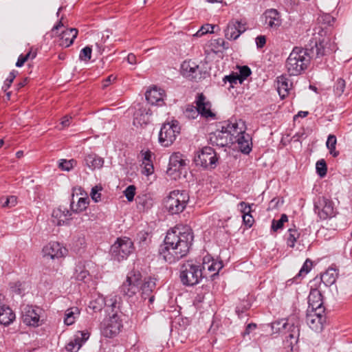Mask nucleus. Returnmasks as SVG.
<instances>
[{
    "instance_id": "nucleus-52",
    "label": "nucleus",
    "mask_w": 352,
    "mask_h": 352,
    "mask_svg": "<svg viewBox=\"0 0 352 352\" xmlns=\"http://www.w3.org/2000/svg\"><path fill=\"white\" fill-rule=\"evenodd\" d=\"M330 212V205L325 202L324 206L318 210V216L320 219L327 220L329 218Z\"/></svg>"
},
{
    "instance_id": "nucleus-1",
    "label": "nucleus",
    "mask_w": 352,
    "mask_h": 352,
    "mask_svg": "<svg viewBox=\"0 0 352 352\" xmlns=\"http://www.w3.org/2000/svg\"><path fill=\"white\" fill-rule=\"evenodd\" d=\"M329 23H322L316 28L315 41L309 45V47L302 48L295 47L285 63L287 71L289 76H298L305 71L311 58L326 55L330 48V28Z\"/></svg>"
},
{
    "instance_id": "nucleus-45",
    "label": "nucleus",
    "mask_w": 352,
    "mask_h": 352,
    "mask_svg": "<svg viewBox=\"0 0 352 352\" xmlns=\"http://www.w3.org/2000/svg\"><path fill=\"white\" fill-rule=\"evenodd\" d=\"M239 74H238V76L241 79V82H243V81L251 75V69L248 66L246 65L239 67Z\"/></svg>"
},
{
    "instance_id": "nucleus-38",
    "label": "nucleus",
    "mask_w": 352,
    "mask_h": 352,
    "mask_svg": "<svg viewBox=\"0 0 352 352\" xmlns=\"http://www.w3.org/2000/svg\"><path fill=\"white\" fill-rule=\"evenodd\" d=\"M287 221V215L286 214H282L280 219L272 220L271 228L274 232H277L278 230L282 229L283 228L284 223Z\"/></svg>"
},
{
    "instance_id": "nucleus-53",
    "label": "nucleus",
    "mask_w": 352,
    "mask_h": 352,
    "mask_svg": "<svg viewBox=\"0 0 352 352\" xmlns=\"http://www.w3.org/2000/svg\"><path fill=\"white\" fill-rule=\"evenodd\" d=\"M102 190V188L101 186H95L92 188L91 192V199L95 202H98L100 200L101 198V194L100 193V191Z\"/></svg>"
},
{
    "instance_id": "nucleus-35",
    "label": "nucleus",
    "mask_w": 352,
    "mask_h": 352,
    "mask_svg": "<svg viewBox=\"0 0 352 352\" xmlns=\"http://www.w3.org/2000/svg\"><path fill=\"white\" fill-rule=\"evenodd\" d=\"M148 120L147 113L141 109L136 111L134 113L133 124L136 126L146 124Z\"/></svg>"
},
{
    "instance_id": "nucleus-47",
    "label": "nucleus",
    "mask_w": 352,
    "mask_h": 352,
    "mask_svg": "<svg viewBox=\"0 0 352 352\" xmlns=\"http://www.w3.org/2000/svg\"><path fill=\"white\" fill-rule=\"evenodd\" d=\"M17 203V198L15 196H10L6 199H1V204L2 207L11 208L14 206Z\"/></svg>"
},
{
    "instance_id": "nucleus-42",
    "label": "nucleus",
    "mask_w": 352,
    "mask_h": 352,
    "mask_svg": "<svg viewBox=\"0 0 352 352\" xmlns=\"http://www.w3.org/2000/svg\"><path fill=\"white\" fill-rule=\"evenodd\" d=\"M345 88V81L342 78H338L333 87V92L337 96H340Z\"/></svg>"
},
{
    "instance_id": "nucleus-55",
    "label": "nucleus",
    "mask_w": 352,
    "mask_h": 352,
    "mask_svg": "<svg viewBox=\"0 0 352 352\" xmlns=\"http://www.w3.org/2000/svg\"><path fill=\"white\" fill-rule=\"evenodd\" d=\"M199 111H197V107H195L193 106H188L186 111H185V115L186 117L189 118H195L198 116Z\"/></svg>"
},
{
    "instance_id": "nucleus-26",
    "label": "nucleus",
    "mask_w": 352,
    "mask_h": 352,
    "mask_svg": "<svg viewBox=\"0 0 352 352\" xmlns=\"http://www.w3.org/2000/svg\"><path fill=\"white\" fill-rule=\"evenodd\" d=\"M102 300L103 303L108 309L111 310L112 314L114 313L118 314L122 302L120 296L114 294H111L106 296Z\"/></svg>"
},
{
    "instance_id": "nucleus-32",
    "label": "nucleus",
    "mask_w": 352,
    "mask_h": 352,
    "mask_svg": "<svg viewBox=\"0 0 352 352\" xmlns=\"http://www.w3.org/2000/svg\"><path fill=\"white\" fill-rule=\"evenodd\" d=\"M292 327L296 329V332H298V326H295L294 323H289L287 320L285 319L277 320L272 323V329L274 333H279L283 330L290 329Z\"/></svg>"
},
{
    "instance_id": "nucleus-16",
    "label": "nucleus",
    "mask_w": 352,
    "mask_h": 352,
    "mask_svg": "<svg viewBox=\"0 0 352 352\" xmlns=\"http://www.w3.org/2000/svg\"><path fill=\"white\" fill-rule=\"evenodd\" d=\"M262 19L264 20V25L271 29H277L282 24L281 14L276 9L266 10L262 15Z\"/></svg>"
},
{
    "instance_id": "nucleus-39",
    "label": "nucleus",
    "mask_w": 352,
    "mask_h": 352,
    "mask_svg": "<svg viewBox=\"0 0 352 352\" xmlns=\"http://www.w3.org/2000/svg\"><path fill=\"white\" fill-rule=\"evenodd\" d=\"M76 165L77 161L74 159H71L69 160L62 159L59 162L58 167L63 170L69 171Z\"/></svg>"
},
{
    "instance_id": "nucleus-56",
    "label": "nucleus",
    "mask_w": 352,
    "mask_h": 352,
    "mask_svg": "<svg viewBox=\"0 0 352 352\" xmlns=\"http://www.w3.org/2000/svg\"><path fill=\"white\" fill-rule=\"evenodd\" d=\"M238 207L243 215L250 214L252 212L251 205L245 201H241L238 204Z\"/></svg>"
},
{
    "instance_id": "nucleus-41",
    "label": "nucleus",
    "mask_w": 352,
    "mask_h": 352,
    "mask_svg": "<svg viewBox=\"0 0 352 352\" xmlns=\"http://www.w3.org/2000/svg\"><path fill=\"white\" fill-rule=\"evenodd\" d=\"M317 174L322 178L327 175V166L324 160H318L316 164Z\"/></svg>"
},
{
    "instance_id": "nucleus-19",
    "label": "nucleus",
    "mask_w": 352,
    "mask_h": 352,
    "mask_svg": "<svg viewBox=\"0 0 352 352\" xmlns=\"http://www.w3.org/2000/svg\"><path fill=\"white\" fill-rule=\"evenodd\" d=\"M146 99L148 103L152 105L163 106L164 98L166 96L165 91L162 89L153 87L146 92Z\"/></svg>"
},
{
    "instance_id": "nucleus-13",
    "label": "nucleus",
    "mask_w": 352,
    "mask_h": 352,
    "mask_svg": "<svg viewBox=\"0 0 352 352\" xmlns=\"http://www.w3.org/2000/svg\"><path fill=\"white\" fill-rule=\"evenodd\" d=\"M122 327L121 320L118 314L114 313L104 321L102 327V333L107 338H113L120 332Z\"/></svg>"
},
{
    "instance_id": "nucleus-60",
    "label": "nucleus",
    "mask_w": 352,
    "mask_h": 352,
    "mask_svg": "<svg viewBox=\"0 0 352 352\" xmlns=\"http://www.w3.org/2000/svg\"><path fill=\"white\" fill-rule=\"evenodd\" d=\"M256 327L257 326L255 323L248 324L246 326L245 331L242 333V336L245 338L246 336H248L252 331L256 329Z\"/></svg>"
},
{
    "instance_id": "nucleus-33",
    "label": "nucleus",
    "mask_w": 352,
    "mask_h": 352,
    "mask_svg": "<svg viewBox=\"0 0 352 352\" xmlns=\"http://www.w3.org/2000/svg\"><path fill=\"white\" fill-rule=\"evenodd\" d=\"M80 313V309L77 307L67 309L65 313L64 323L67 326L73 324Z\"/></svg>"
},
{
    "instance_id": "nucleus-22",
    "label": "nucleus",
    "mask_w": 352,
    "mask_h": 352,
    "mask_svg": "<svg viewBox=\"0 0 352 352\" xmlns=\"http://www.w3.org/2000/svg\"><path fill=\"white\" fill-rule=\"evenodd\" d=\"M78 35V30L76 28H67L59 35L58 45L62 47H68L73 43Z\"/></svg>"
},
{
    "instance_id": "nucleus-50",
    "label": "nucleus",
    "mask_w": 352,
    "mask_h": 352,
    "mask_svg": "<svg viewBox=\"0 0 352 352\" xmlns=\"http://www.w3.org/2000/svg\"><path fill=\"white\" fill-rule=\"evenodd\" d=\"M249 308L250 306L248 305L237 306L236 307L235 312L239 318L242 319L244 318H247L248 316L247 311L249 309Z\"/></svg>"
},
{
    "instance_id": "nucleus-18",
    "label": "nucleus",
    "mask_w": 352,
    "mask_h": 352,
    "mask_svg": "<svg viewBox=\"0 0 352 352\" xmlns=\"http://www.w3.org/2000/svg\"><path fill=\"white\" fill-rule=\"evenodd\" d=\"M196 106L199 113L206 118H214L215 114L211 111V103L206 100L204 94H199L196 99Z\"/></svg>"
},
{
    "instance_id": "nucleus-4",
    "label": "nucleus",
    "mask_w": 352,
    "mask_h": 352,
    "mask_svg": "<svg viewBox=\"0 0 352 352\" xmlns=\"http://www.w3.org/2000/svg\"><path fill=\"white\" fill-rule=\"evenodd\" d=\"M236 129V122H230L226 121L221 125V129L209 134V141L212 145H216L220 147H224L228 144L232 143V138Z\"/></svg>"
},
{
    "instance_id": "nucleus-17",
    "label": "nucleus",
    "mask_w": 352,
    "mask_h": 352,
    "mask_svg": "<svg viewBox=\"0 0 352 352\" xmlns=\"http://www.w3.org/2000/svg\"><path fill=\"white\" fill-rule=\"evenodd\" d=\"M246 30V23L239 21L230 22L225 30V36L228 40H236Z\"/></svg>"
},
{
    "instance_id": "nucleus-3",
    "label": "nucleus",
    "mask_w": 352,
    "mask_h": 352,
    "mask_svg": "<svg viewBox=\"0 0 352 352\" xmlns=\"http://www.w3.org/2000/svg\"><path fill=\"white\" fill-rule=\"evenodd\" d=\"M155 287V278L147 277L143 279L140 271L133 270L127 274L126 280L120 287V292L128 298H132L141 292L142 298L144 300L148 298L151 304L155 300L152 294Z\"/></svg>"
},
{
    "instance_id": "nucleus-15",
    "label": "nucleus",
    "mask_w": 352,
    "mask_h": 352,
    "mask_svg": "<svg viewBox=\"0 0 352 352\" xmlns=\"http://www.w3.org/2000/svg\"><path fill=\"white\" fill-rule=\"evenodd\" d=\"M67 252L66 248L58 242H50L43 248V257L51 259L63 258Z\"/></svg>"
},
{
    "instance_id": "nucleus-28",
    "label": "nucleus",
    "mask_w": 352,
    "mask_h": 352,
    "mask_svg": "<svg viewBox=\"0 0 352 352\" xmlns=\"http://www.w3.org/2000/svg\"><path fill=\"white\" fill-rule=\"evenodd\" d=\"M223 267V263L221 261H214L212 259L211 263L210 258L208 259V262L206 261V258H204V263L201 266L202 270L207 268L208 271L211 274L209 275L211 278H214L215 276L219 274V270Z\"/></svg>"
},
{
    "instance_id": "nucleus-27",
    "label": "nucleus",
    "mask_w": 352,
    "mask_h": 352,
    "mask_svg": "<svg viewBox=\"0 0 352 352\" xmlns=\"http://www.w3.org/2000/svg\"><path fill=\"white\" fill-rule=\"evenodd\" d=\"M138 208L142 211L151 209L154 203V200L150 194L143 193L138 195L135 198Z\"/></svg>"
},
{
    "instance_id": "nucleus-20",
    "label": "nucleus",
    "mask_w": 352,
    "mask_h": 352,
    "mask_svg": "<svg viewBox=\"0 0 352 352\" xmlns=\"http://www.w3.org/2000/svg\"><path fill=\"white\" fill-rule=\"evenodd\" d=\"M82 163L90 170H95L103 167L104 160L95 153H90L85 155Z\"/></svg>"
},
{
    "instance_id": "nucleus-36",
    "label": "nucleus",
    "mask_w": 352,
    "mask_h": 352,
    "mask_svg": "<svg viewBox=\"0 0 352 352\" xmlns=\"http://www.w3.org/2000/svg\"><path fill=\"white\" fill-rule=\"evenodd\" d=\"M89 203V199L85 197L79 198L78 203L74 206V201L71 202L70 207L74 212H80L85 210Z\"/></svg>"
},
{
    "instance_id": "nucleus-61",
    "label": "nucleus",
    "mask_w": 352,
    "mask_h": 352,
    "mask_svg": "<svg viewBox=\"0 0 352 352\" xmlns=\"http://www.w3.org/2000/svg\"><path fill=\"white\" fill-rule=\"evenodd\" d=\"M80 348L77 344H75L74 340L70 341L66 346V349L70 352H77Z\"/></svg>"
},
{
    "instance_id": "nucleus-23",
    "label": "nucleus",
    "mask_w": 352,
    "mask_h": 352,
    "mask_svg": "<svg viewBox=\"0 0 352 352\" xmlns=\"http://www.w3.org/2000/svg\"><path fill=\"white\" fill-rule=\"evenodd\" d=\"M73 278L77 281L87 282L91 279L89 272L87 269L85 261H79L75 268L73 274Z\"/></svg>"
},
{
    "instance_id": "nucleus-46",
    "label": "nucleus",
    "mask_w": 352,
    "mask_h": 352,
    "mask_svg": "<svg viewBox=\"0 0 352 352\" xmlns=\"http://www.w3.org/2000/svg\"><path fill=\"white\" fill-rule=\"evenodd\" d=\"M18 74V72L16 71V70H12L9 76H8V78L6 79V80L4 81V84H3V86L2 87V89L6 91L11 86L13 80H14V78H16V75Z\"/></svg>"
},
{
    "instance_id": "nucleus-44",
    "label": "nucleus",
    "mask_w": 352,
    "mask_h": 352,
    "mask_svg": "<svg viewBox=\"0 0 352 352\" xmlns=\"http://www.w3.org/2000/svg\"><path fill=\"white\" fill-rule=\"evenodd\" d=\"M142 173L145 175H150L153 173V165L151 160H146L142 161Z\"/></svg>"
},
{
    "instance_id": "nucleus-64",
    "label": "nucleus",
    "mask_w": 352,
    "mask_h": 352,
    "mask_svg": "<svg viewBox=\"0 0 352 352\" xmlns=\"http://www.w3.org/2000/svg\"><path fill=\"white\" fill-rule=\"evenodd\" d=\"M71 117L69 116H64L63 118H62V120L60 122V124L62 125V127L60 128V129H63L67 126H69V124H70V120H71Z\"/></svg>"
},
{
    "instance_id": "nucleus-43",
    "label": "nucleus",
    "mask_w": 352,
    "mask_h": 352,
    "mask_svg": "<svg viewBox=\"0 0 352 352\" xmlns=\"http://www.w3.org/2000/svg\"><path fill=\"white\" fill-rule=\"evenodd\" d=\"M214 27V25H212L211 24H205L200 28V29L196 32L195 36L200 37L208 33H213Z\"/></svg>"
},
{
    "instance_id": "nucleus-21",
    "label": "nucleus",
    "mask_w": 352,
    "mask_h": 352,
    "mask_svg": "<svg viewBox=\"0 0 352 352\" xmlns=\"http://www.w3.org/2000/svg\"><path fill=\"white\" fill-rule=\"evenodd\" d=\"M321 297V294L318 291L311 292L308 296L307 309H310L311 311L324 313L325 309L322 307L323 302Z\"/></svg>"
},
{
    "instance_id": "nucleus-57",
    "label": "nucleus",
    "mask_w": 352,
    "mask_h": 352,
    "mask_svg": "<svg viewBox=\"0 0 352 352\" xmlns=\"http://www.w3.org/2000/svg\"><path fill=\"white\" fill-rule=\"evenodd\" d=\"M242 218L243 222L245 226L248 228H251L252 226L254 220L251 213L243 215Z\"/></svg>"
},
{
    "instance_id": "nucleus-59",
    "label": "nucleus",
    "mask_w": 352,
    "mask_h": 352,
    "mask_svg": "<svg viewBox=\"0 0 352 352\" xmlns=\"http://www.w3.org/2000/svg\"><path fill=\"white\" fill-rule=\"evenodd\" d=\"M266 43V38L265 36L260 35L256 38V47L258 49L263 48Z\"/></svg>"
},
{
    "instance_id": "nucleus-30",
    "label": "nucleus",
    "mask_w": 352,
    "mask_h": 352,
    "mask_svg": "<svg viewBox=\"0 0 352 352\" xmlns=\"http://www.w3.org/2000/svg\"><path fill=\"white\" fill-rule=\"evenodd\" d=\"M291 87L292 83L289 84L288 78L285 75L277 78V91L282 99L288 95Z\"/></svg>"
},
{
    "instance_id": "nucleus-8",
    "label": "nucleus",
    "mask_w": 352,
    "mask_h": 352,
    "mask_svg": "<svg viewBox=\"0 0 352 352\" xmlns=\"http://www.w3.org/2000/svg\"><path fill=\"white\" fill-rule=\"evenodd\" d=\"M134 246L131 239L129 237L118 238L111 245V254L112 257L118 261L126 259L133 251Z\"/></svg>"
},
{
    "instance_id": "nucleus-54",
    "label": "nucleus",
    "mask_w": 352,
    "mask_h": 352,
    "mask_svg": "<svg viewBox=\"0 0 352 352\" xmlns=\"http://www.w3.org/2000/svg\"><path fill=\"white\" fill-rule=\"evenodd\" d=\"M103 305L102 299H97L96 300L91 301L89 307L92 309L95 312H97L102 310Z\"/></svg>"
},
{
    "instance_id": "nucleus-40",
    "label": "nucleus",
    "mask_w": 352,
    "mask_h": 352,
    "mask_svg": "<svg viewBox=\"0 0 352 352\" xmlns=\"http://www.w3.org/2000/svg\"><path fill=\"white\" fill-rule=\"evenodd\" d=\"M223 81L226 83L227 82H229L230 83V87H234V85H236L238 82L240 84H242L241 79L238 76V73L236 72H232L230 75L226 76L223 78Z\"/></svg>"
},
{
    "instance_id": "nucleus-29",
    "label": "nucleus",
    "mask_w": 352,
    "mask_h": 352,
    "mask_svg": "<svg viewBox=\"0 0 352 352\" xmlns=\"http://www.w3.org/2000/svg\"><path fill=\"white\" fill-rule=\"evenodd\" d=\"M52 216L57 219V225L61 226L71 219L72 212L66 208L60 207L53 210Z\"/></svg>"
},
{
    "instance_id": "nucleus-11",
    "label": "nucleus",
    "mask_w": 352,
    "mask_h": 352,
    "mask_svg": "<svg viewBox=\"0 0 352 352\" xmlns=\"http://www.w3.org/2000/svg\"><path fill=\"white\" fill-rule=\"evenodd\" d=\"M182 75L190 80L199 81L204 78V73L197 63L191 60H184L181 65Z\"/></svg>"
},
{
    "instance_id": "nucleus-9",
    "label": "nucleus",
    "mask_w": 352,
    "mask_h": 352,
    "mask_svg": "<svg viewBox=\"0 0 352 352\" xmlns=\"http://www.w3.org/2000/svg\"><path fill=\"white\" fill-rule=\"evenodd\" d=\"M219 157L214 149L210 146H204L195 156L194 161L197 166L204 168L214 169Z\"/></svg>"
},
{
    "instance_id": "nucleus-63",
    "label": "nucleus",
    "mask_w": 352,
    "mask_h": 352,
    "mask_svg": "<svg viewBox=\"0 0 352 352\" xmlns=\"http://www.w3.org/2000/svg\"><path fill=\"white\" fill-rule=\"evenodd\" d=\"M336 144V138L335 135H331V155L337 157L339 154L338 151L335 150V144Z\"/></svg>"
},
{
    "instance_id": "nucleus-49",
    "label": "nucleus",
    "mask_w": 352,
    "mask_h": 352,
    "mask_svg": "<svg viewBox=\"0 0 352 352\" xmlns=\"http://www.w3.org/2000/svg\"><path fill=\"white\" fill-rule=\"evenodd\" d=\"M136 188L133 185H130L124 190V195L128 201L131 202L134 199Z\"/></svg>"
},
{
    "instance_id": "nucleus-58",
    "label": "nucleus",
    "mask_w": 352,
    "mask_h": 352,
    "mask_svg": "<svg viewBox=\"0 0 352 352\" xmlns=\"http://www.w3.org/2000/svg\"><path fill=\"white\" fill-rule=\"evenodd\" d=\"M330 277L329 276L328 272L327 271L324 274H321L320 277V283L319 285V287L322 288V285H324V287L329 286V282Z\"/></svg>"
},
{
    "instance_id": "nucleus-12",
    "label": "nucleus",
    "mask_w": 352,
    "mask_h": 352,
    "mask_svg": "<svg viewBox=\"0 0 352 352\" xmlns=\"http://www.w3.org/2000/svg\"><path fill=\"white\" fill-rule=\"evenodd\" d=\"M42 309L38 307L24 305L21 310L22 320L28 326L38 327L41 324Z\"/></svg>"
},
{
    "instance_id": "nucleus-34",
    "label": "nucleus",
    "mask_w": 352,
    "mask_h": 352,
    "mask_svg": "<svg viewBox=\"0 0 352 352\" xmlns=\"http://www.w3.org/2000/svg\"><path fill=\"white\" fill-rule=\"evenodd\" d=\"M288 235L286 238L287 245L289 248H294L295 247V244L297 240L299 239L300 236V233L296 228L294 226V228H289L287 230Z\"/></svg>"
},
{
    "instance_id": "nucleus-5",
    "label": "nucleus",
    "mask_w": 352,
    "mask_h": 352,
    "mask_svg": "<svg viewBox=\"0 0 352 352\" xmlns=\"http://www.w3.org/2000/svg\"><path fill=\"white\" fill-rule=\"evenodd\" d=\"M179 272L181 281L186 286H194L198 284L206 276L203 274L201 266L193 263L192 261H187L182 264Z\"/></svg>"
},
{
    "instance_id": "nucleus-31",
    "label": "nucleus",
    "mask_w": 352,
    "mask_h": 352,
    "mask_svg": "<svg viewBox=\"0 0 352 352\" xmlns=\"http://www.w3.org/2000/svg\"><path fill=\"white\" fill-rule=\"evenodd\" d=\"M15 319V314L9 307H0V324L5 326L9 325Z\"/></svg>"
},
{
    "instance_id": "nucleus-6",
    "label": "nucleus",
    "mask_w": 352,
    "mask_h": 352,
    "mask_svg": "<svg viewBox=\"0 0 352 352\" xmlns=\"http://www.w3.org/2000/svg\"><path fill=\"white\" fill-rule=\"evenodd\" d=\"M189 196L185 190L171 191L164 200V207L171 214H179L186 208Z\"/></svg>"
},
{
    "instance_id": "nucleus-7",
    "label": "nucleus",
    "mask_w": 352,
    "mask_h": 352,
    "mask_svg": "<svg viewBox=\"0 0 352 352\" xmlns=\"http://www.w3.org/2000/svg\"><path fill=\"white\" fill-rule=\"evenodd\" d=\"M181 127L177 120L165 122L159 133V142L165 147L170 146L180 133Z\"/></svg>"
},
{
    "instance_id": "nucleus-14",
    "label": "nucleus",
    "mask_w": 352,
    "mask_h": 352,
    "mask_svg": "<svg viewBox=\"0 0 352 352\" xmlns=\"http://www.w3.org/2000/svg\"><path fill=\"white\" fill-rule=\"evenodd\" d=\"M326 314L307 310L306 322L315 331H322L326 322Z\"/></svg>"
},
{
    "instance_id": "nucleus-2",
    "label": "nucleus",
    "mask_w": 352,
    "mask_h": 352,
    "mask_svg": "<svg viewBox=\"0 0 352 352\" xmlns=\"http://www.w3.org/2000/svg\"><path fill=\"white\" fill-rule=\"evenodd\" d=\"M193 238L189 226L177 225L167 232L164 243L160 246V256L168 263L178 261L189 252Z\"/></svg>"
},
{
    "instance_id": "nucleus-37",
    "label": "nucleus",
    "mask_w": 352,
    "mask_h": 352,
    "mask_svg": "<svg viewBox=\"0 0 352 352\" xmlns=\"http://www.w3.org/2000/svg\"><path fill=\"white\" fill-rule=\"evenodd\" d=\"M89 333L88 331H77L74 335V341L75 344H77L79 347H81L82 345L89 339Z\"/></svg>"
},
{
    "instance_id": "nucleus-25",
    "label": "nucleus",
    "mask_w": 352,
    "mask_h": 352,
    "mask_svg": "<svg viewBox=\"0 0 352 352\" xmlns=\"http://www.w3.org/2000/svg\"><path fill=\"white\" fill-rule=\"evenodd\" d=\"M312 267V261L309 258H307L298 273L293 278L287 280V285L290 286L293 283H300L301 282V280L311 271Z\"/></svg>"
},
{
    "instance_id": "nucleus-51",
    "label": "nucleus",
    "mask_w": 352,
    "mask_h": 352,
    "mask_svg": "<svg viewBox=\"0 0 352 352\" xmlns=\"http://www.w3.org/2000/svg\"><path fill=\"white\" fill-rule=\"evenodd\" d=\"M10 287L12 292L16 294L21 295L24 292V289L22 287V283L20 281L11 283Z\"/></svg>"
},
{
    "instance_id": "nucleus-10",
    "label": "nucleus",
    "mask_w": 352,
    "mask_h": 352,
    "mask_svg": "<svg viewBox=\"0 0 352 352\" xmlns=\"http://www.w3.org/2000/svg\"><path fill=\"white\" fill-rule=\"evenodd\" d=\"M236 133L231 137L232 143H237L239 150L244 154H249L252 148V138L250 134L245 133L243 128H239L236 123Z\"/></svg>"
},
{
    "instance_id": "nucleus-48",
    "label": "nucleus",
    "mask_w": 352,
    "mask_h": 352,
    "mask_svg": "<svg viewBox=\"0 0 352 352\" xmlns=\"http://www.w3.org/2000/svg\"><path fill=\"white\" fill-rule=\"evenodd\" d=\"M91 48L89 46H86L80 50L79 58L81 60L88 61L91 57Z\"/></svg>"
},
{
    "instance_id": "nucleus-62",
    "label": "nucleus",
    "mask_w": 352,
    "mask_h": 352,
    "mask_svg": "<svg viewBox=\"0 0 352 352\" xmlns=\"http://www.w3.org/2000/svg\"><path fill=\"white\" fill-rule=\"evenodd\" d=\"M36 55H37L36 50L33 47H31L27 54H23V56L25 58V59L28 61L29 59H34V58H36Z\"/></svg>"
},
{
    "instance_id": "nucleus-24",
    "label": "nucleus",
    "mask_w": 352,
    "mask_h": 352,
    "mask_svg": "<svg viewBox=\"0 0 352 352\" xmlns=\"http://www.w3.org/2000/svg\"><path fill=\"white\" fill-rule=\"evenodd\" d=\"M186 166V160L180 153H175L169 158L168 168L167 173L172 174L173 172L179 171L180 168Z\"/></svg>"
}]
</instances>
